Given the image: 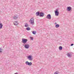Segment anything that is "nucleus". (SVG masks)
<instances>
[{"instance_id":"f257e3e1","label":"nucleus","mask_w":74,"mask_h":74,"mask_svg":"<svg viewBox=\"0 0 74 74\" xmlns=\"http://www.w3.org/2000/svg\"><path fill=\"white\" fill-rule=\"evenodd\" d=\"M36 15L37 16H39V15H40L39 16H40V17H43L44 14L43 13V12H42L40 13V12H38L36 13Z\"/></svg>"},{"instance_id":"f03ea898","label":"nucleus","mask_w":74,"mask_h":74,"mask_svg":"<svg viewBox=\"0 0 74 74\" xmlns=\"http://www.w3.org/2000/svg\"><path fill=\"white\" fill-rule=\"evenodd\" d=\"M27 39L24 38H23L22 39V42L24 44H26V42H27Z\"/></svg>"},{"instance_id":"7ed1b4c3","label":"nucleus","mask_w":74,"mask_h":74,"mask_svg":"<svg viewBox=\"0 0 74 74\" xmlns=\"http://www.w3.org/2000/svg\"><path fill=\"white\" fill-rule=\"evenodd\" d=\"M29 22H30L31 24H32V25H34V18H31L30 21H29Z\"/></svg>"},{"instance_id":"20e7f679","label":"nucleus","mask_w":74,"mask_h":74,"mask_svg":"<svg viewBox=\"0 0 74 74\" xmlns=\"http://www.w3.org/2000/svg\"><path fill=\"white\" fill-rule=\"evenodd\" d=\"M55 15L56 16H58L59 14V12L58 11V10H56V11H55Z\"/></svg>"},{"instance_id":"39448f33","label":"nucleus","mask_w":74,"mask_h":74,"mask_svg":"<svg viewBox=\"0 0 74 74\" xmlns=\"http://www.w3.org/2000/svg\"><path fill=\"white\" fill-rule=\"evenodd\" d=\"M24 47L26 49H29V45L27 44L25 45Z\"/></svg>"},{"instance_id":"423d86ee","label":"nucleus","mask_w":74,"mask_h":74,"mask_svg":"<svg viewBox=\"0 0 74 74\" xmlns=\"http://www.w3.org/2000/svg\"><path fill=\"white\" fill-rule=\"evenodd\" d=\"M27 59H28L29 60H33L32 55H29L27 56Z\"/></svg>"},{"instance_id":"0eeeda50","label":"nucleus","mask_w":74,"mask_h":74,"mask_svg":"<svg viewBox=\"0 0 74 74\" xmlns=\"http://www.w3.org/2000/svg\"><path fill=\"white\" fill-rule=\"evenodd\" d=\"M25 64L26 65H32V62H29L28 61H27L25 62Z\"/></svg>"},{"instance_id":"6e6552de","label":"nucleus","mask_w":74,"mask_h":74,"mask_svg":"<svg viewBox=\"0 0 74 74\" xmlns=\"http://www.w3.org/2000/svg\"><path fill=\"white\" fill-rule=\"evenodd\" d=\"M47 19H51V14H48L47 16Z\"/></svg>"},{"instance_id":"1a4fd4ad","label":"nucleus","mask_w":74,"mask_h":74,"mask_svg":"<svg viewBox=\"0 0 74 74\" xmlns=\"http://www.w3.org/2000/svg\"><path fill=\"white\" fill-rule=\"evenodd\" d=\"M18 18V16L17 15H14L13 17V18L14 20Z\"/></svg>"},{"instance_id":"9d476101","label":"nucleus","mask_w":74,"mask_h":74,"mask_svg":"<svg viewBox=\"0 0 74 74\" xmlns=\"http://www.w3.org/2000/svg\"><path fill=\"white\" fill-rule=\"evenodd\" d=\"M14 25H15V26H18V24H19V23H18V21H14Z\"/></svg>"},{"instance_id":"9b49d317","label":"nucleus","mask_w":74,"mask_h":74,"mask_svg":"<svg viewBox=\"0 0 74 74\" xmlns=\"http://www.w3.org/2000/svg\"><path fill=\"white\" fill-rule=\"evenodd\" d=\"M71 10V7L70 6L68 7L67 8V10L68 11H70Z\"/></svg>"},{"instance_id":"f8f14e48","label":"nucleus","mask_w":74,"mask_h":74,"mask_svg":"<svg viewBox=\"0 0 74 74\" xmlns=\"http://www.w3.org/2000/svg\"><path fill=\"white\" fill-rule=\"evenodd\" d=\"M25 27H28L29 25H28V24L27 23H25Z\"/></svg>"},{"instance_id":"ddd939ff","label":"nucleus","mask_w":74,"mask_h":74,"mask_svg":"<svg viewBox=\"0 0 74 74\" xmlns=\"http://www.w3.org/2000/svg\"><path fill=\"white\" fill-rule=\"evenodd\" d=\"M55 27L56 28H58L59 27V24H56L55 25Z\"/></svg>"},{"instance_id":"4468645a","label":"nucleus","mask_w":74,"mask_h":74,"mask_svg":"<svg viewBox=\"0 0 74 74\" xmlns=\"http://www.w3.org/2000/svg\"><path fill=\"white\" fill-rule=\"evenodd\" d=\"M2 27H3V24H2V23H0V29H2Z\"/></svg>"},{"instance_id":"2eb2a0df","label":"nucleus","mask_w":74,"mask_h":74,"mask_svg":"<svg viewBox=\"0 0 74 74\" xmlns=\"http://www.w3.org/2000/svg\"><path fill=\"white\" fill-rule=\"evenodd\" d=\"M26 29L28 31L30 30V28L29 27H27L26 28Z\"/></svg>"},{"instance_id":"dca6fc26","label":"nucleus","mask_w":74,"mask_h":74,"mask_svg":"<svg viewBox=\"0 0 74 74\" xmlns=\"http://www.w3.org/2000/svg\"><path fill=\"white\" fill-rule=\"evenodd\" d=\"M62 48L63 47L62 46H60L59 48V49L60 50H62Z\"/></svg>"},{"instance_id":"f3484780","label":"nucleus","mask_w":74,"mask_h":74,"mask_svg":"<svg viewBox=\"0 0 74 74\" xmlns=\"http://www.w3.org/2000/svg\"><path fill=\"white\" fill-rule=\"evenodd\" d=\"M32 33L33 34H36V32L34 31L32 32Z\"/></svg>"},{"instance_id":"a211bd4d","label":"nucleus","mask_w":74,"mask_h":74,"mask_svg":"<svg viewBox=\"0 0 74 74\" xmlns=\"http://www.w3.org/2000/svg\"><path fill=\"white\" fill-rule=\"evenodd\" d=\"M69 57V58H70L71 56V55H70V54H68L67 55Z\"/></svg>"},{"instance_id":"6ab92c4d","label":"nucleus","mask_w":74,"mask_h":74,"mask_svg":"<svg viewBox=\"0 0 74 74\" xmlns=\"http://www.w3.org/2000/svg\"><path fill=\"white\" fill-rule=\"evenodd\" d=\"M3 49H2V48H0V52H2V51H2Z\"/></svg>"},{"instance_id":"aec40b11","label":"nucleus","mask_w":74,"mask_h":74,"mask_svg":"<svg viewBox=\"0 0 74 74\" xmlns=\"http://www.w3.org/2000/svg\"><path fill=\"white\" fill-rule=\"evenodd\" d=\"M30 39L31 40H33V37H30Z\"/></svg>"},{"instance_id":"412c9836","label":"nucleus","mask_w":74,"mask_h":74,"mask_svg":"<svg viewBox=\"0 0 74 74\" xmlns=\"http://www.w3.org/2000/svg\"><path fill=\"white\" fill-rule=\"evenodd\" d=\"M58 72H55V73H54V74H59V73H58Z\"/></svg>"},{"instance_id":"4be33fe9","label":"nucleus","mask_w":74,"mask_h":74,"mask_svg":"<svg viewBox=\"0 0 74 74\" xmlns=\"http://www.w3.org/2000/svg\"><path fill=\"white\" fill-rule=\"evenodd\" d=\"M74 45V44H72L71 45V46H73Z\"/></svg>"},{"instance_id":"5701e85b","label":"nucleus","mask_w":74,"mask_h":74,"mask_svg":"<svg viewBox=\"0 0 74 74\" xmlns=\"http://www.w3.org/2000/svg\"><path fill=\"white\" fill-rule=\"evenodd\" d=\"M55 25H57V23H55Z\"/></svg>"},{"instance_id":"b1692460","label":"nucleus","mask_w":74,"mask_h":74,"mask_svg":"<svg viewBox=\"0 0 74 74\" xmlns=\"http://www.w3.org/2000/svg\"><path fill=\"white\" fill-rule=\"evenodd\" d=\"M14 74H18V73H15Z\"/></svg>"}]
</instances>
